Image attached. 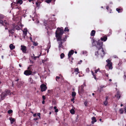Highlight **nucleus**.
Masks as SVG:
<instances>
[{"label": "nucleus", "instance_id": "nucleus-1", "mask_svg": "<svg viewBox=\"0 0 126 126\" xmlns=\"http://www.w3.org/2000/svg\"><path fill=\"white\" fill-rule=\"evenodd\" d=\"M93 42L92 45L93 46H96V47L98 48V50L95 52V55L96 56L100 55L101 57H103L105 55V53L103 51L102 48L103 42L100 40L96 41L94 40H92Z\"/></svg>", "mask_w": 126, "mask_h": 126}, {"label": "nucleus", "instance_id": "nucleus-2", "mask_svg": "<svg viewBox=\"0 0 126 126\" xmlns=\"http://www.w3.org/2000/svg\"><path fill=\"white\" fill-rule=\"evenodd\" d=\"M64 32L63 30L59 28H58L56 31L55 34L56 37L57 38V40H61L62 39L61 37V35Z\"/></svg>", "mask_w": 126, "mask_h": 126}, {"label": "nucleus", "instance_id": "nucleus-3", "mask_svg": "<svg viewBox=\"0 0 126 126\" xmlns=\"http://www.w3.org/2000/svg\"><path fill=\"white\" fill-rule=\"evenodd\" d=\"M67 36H65L64 38L61 39V40H57V41H59V42H58V47L60 51L61 50L62 48L63 49H64V47L62 45V44L64 42L66 41V39L67 38Z\"/></svg>", "mask_w": 126, "mask_h": 126}, {"label": "nucleus", "instance_id": "nucleus-4", "mask_svg": "<svg viewBox=\"0 0 126 126\" xmlns=\"http://www.w3.org/2000/svg\"><path fill=\"white\" fill-rule=\"evenodd\" d=\"M4 18V16L0 14V24L3 25L4 26L7 25H8V23L5 20L3 21V19Z\"/></svg>", "mask_w": 126, "mask_h": 126}, {"label": "nucleus", "instance_id": "nucleus-5", "mask_svg": "<svg viewBox=\"0 0 126 126\" xmlns=\"http://www.w3.org/2000/svg\"><path fill=\"white\" fill-rule=\"evenodd\" d=\"M28 70H27L25 71L24 74L26 75H30L32 72V69H30V68L29 67L28 68Z\"/></svg>", "mask_w": 126, "mask_h": 126}, {"label": "nucleus", "instance_id": "nucleus-6", "mask_svg": "<svg viewBox=\"0 0 126 126\" xmlns=\"http://www.w3.org/2000/svg\"><path fill=\"white\" fill-rule=\"evenodd\" d=\"M106 61L108 63V64L106 66L108 67L110 69H112V63L109 59L107 60Z\"/></svg>", "mask_w": 126, "mask_h": 126}, {"label": "nucleus", "instance_id": "nucleus-7", "mask_svg": "<svg viewBox=\"0 0 126 126\" xmlns=\"http://www.w3.org/2000/svg\"><path fill=\"white\" fill-rule=\"evenodd\" d=\"M21 50L22 51V52L24 53H26V47L25 46L23 45H21Z\"/></svg>", "mask_w": 126, "mask_h": 126}, {"label": "nucleus", "instance_id": "nucleus-8", "mask_svg": "<svg viewBox=\"0 0 126 126\" xmlns=\"http://www.w3.org/2000/svg\"><path fill=\"white\" fill-rule=\"evenodd\" d=\"M84 87H79L78 89V92L79 94H80L84 92Z\"/></svg>", "mask_w": 126, "mask_h": 126}, {"label": "nucleus", "instance_id": "nucleus-9", "mask_svg": "<svg viewBox=\"0 0 126 126\" xmlns=\"http://www.w3.org/2000/svg\"><path fill=\"white\" fill-rule=\"evenodd\" d=\"M5 92L6 93L4 92L2 93V94L4 96L6 95L7 94H8L9 95L11 94L10 91L9 90H5Z\"/></svg>", "mask_w": 126, "mask_h": 126}, {"label": "nucleus", "instance_id": "nucleus-10", "mask_svg": "<svg viewBox=\"0 0 126 126\" xmlns=\"http://www.w3.org/2000/svg\"><path fill=\"white\" fill-rule=\"evenodd\" d=\"M27 30L26 28H25L24 29L23 31V36L24 38H25V37L27 34Z\"/></svg>", "mask_w": 126, "mask_h": 126}, {"label": "nucleus", "instance_id": "nucleus-11", "mask_svg": "<svg viewBox=\"0 0 126 126\" xmlns=\"http://www.w3.org/2000/svg\"><path fill=\"white\" fill-rule=\"evenodd\" d=\"M74 53V51L73 50H71L69 52L68 54V58H70L71 56L73 55Z\"/></svg>", "mask_w": 126, "mask_h": 126}, {"label": "nucleus", "instance_id": "nucleus-12", "mask_svg": "<svg viewBox=\"0 0 126 126\" xmlns=\"http://www.w3.org/2000/svg\"><path fill=\"white\" fill-rule=\"evenodd\" d=\"M41 53H40V54L39 56H35L34 54H33L32 56V58L33 59L35 60L37 58H39V57L41 56Z\"/></svg>", "mask_w": 126, "mask_h": 126}, {"label": "nucleus", "instance_id": "nucleus-13", "mask_svg": "<svg viewBox=\"0 0 126 126\" xmlns=\"http://www.w3.org/2000/svg\"><path fill=\"white\" fill-rule=\"evenodd\" d=\"M108 97L106 96V100L104 102V104L105 106H106L108 104Z\"/></svg>", "mask_w": 126, "mask_h": 126}, {"label": "nucleus", "instance_id": "nucleus-14", "mask_svg": "<svg viewBox=\"0 0 126 126\" xmlns=\"http://www.w3.org/2000/svg\"><path fill=\"white\" fill-rule=\"evenodd\" d=\"M107 37L106 36H104L103 37H102L101 38V41L102 42H103L102 41H106L107 39Z\"/></svg>", "mask_w": 126, "mask_h": 126}, {"label": "nucleus", "instance_id": "nucleus-15", "mask_svg": "<svg viewBox=\"0 0 126 126\" xmlns=\"http://www.w3.org/2000/svg\"><path fill=\"white\" fill-rule=\"evenodd\" d=\"M92 120L91 122L93 124L94 122H96L97 121L95 117L94 116H93L92 117Z\"/></svg>", "mask_w": 126, "mask_h": 126}, {"label": "nucleus", "instance_id": "nucleus-16", "mask_svg": "<svg viewBox=\"0 0 126 126\" xmlns=\"http://www.w3.org/2000/svg\"><path fill=\"white\" fill-rule=\"evenodd\" d=\"M115 96L116 97H117V98H118V99H119L120 98L121 96L120 94V93L119 91L117 92V94L115 95Z\"/></svg>", "mask_w": 126, "mask_h": 126}, {"label": "nucleus", "instance_id": "nucleus-17", "mask_svg": "<svg viewBox=\"0 0 126 126\" xmlns=\"http://www.w3.org/2000/svg\"><path fill=\"white\" fill-rule=\"evenodd\" d=\"M41 91L43 92L45 91L47 89V87H40Z\"/></svg>", "mask_w": 126, "mask_h": 126}, {"label": "nucleus", "instance_id": "nucleus-18", "mask_svg": "<svg viewBox=\"0 0 126 126\" xmlns=\"http://www.w3.org/2000/svg\"><path fill=\"white\" fill-rule=\"evenodd\" d=\"M9 47L11 50H12L14 49L15 47L12 44H11L10 45Z\"/></svg>", "mask_w": 126, "mask_h": 126}, {"label": "nucleus", "instance_id": "nucleus-19", "mask_svg": "<svg viewBox=\"0 0 126 126\" xmlns=\"http://www.w3.org/2000/svg\"><path fill=\"white\" fill-rule=\"evenodd\" d=\"M9 119L11 121V124H13V122L15 121V119L12 117H10Z\"/></svg>", "mask_w": 126, "mask_h": 126}, {"label": "nucleus", "instance_id": "nucleus-20", "mask_svg": "<svg viewBox=\"0 0 126 126\" xmlns=\"http://www.w3.org/2000/svg\"><path fill=\"white\" fill-rule=\"evenodd\" d=\"M21 26L20 25H17L15 27V29L17 30H19L21 29Z\"/></svg>", "mask_w": 126, "mask_h": 126}, {"label": "nucleus", "instance_id": "nucleus-21", "mask_svg": "<svg viewBox=\"0 0 126 126\" xmlns=\"http://www.w3.org/2000/svg\"><path fill=\"white\" fill-rule=\"evenodd\" d=\"M22 0H16V3L19 4H21L22 3Z\"/></svg>", "mask_w": 126, "mask_h": 126}, {"label": "nucleus", "instance_id": "nucleus-22", "mask_svg": "<svg viewBox=\"0 0 126 126\" xmlns=\"http://www.w3.org/2000/svg\"><path fill=\"white\" fill-rule=\"evenodd\" d=\"M76 95V93L74 91L72 93V97H75Z\"/></svg>", "mask_w": 126, "mask_h": 126}, {"label": "nucleus", "instance_id": "nucleus-23", "mask_svg": "<svg viewBox=\"0 0 126 126\" xmlns=\"http://www.w3.org/2000/svg\"><path fill=\"white\" fill-rule=\"evenodd\" d=\"M95 33V31L94 30H93L91 32V35L92 36H94Z\"/></svg>", "mask_w": 126, "mask_h": 126}, {"label": "nucleus", "instance_id": "nucleus-24", "mask_svg": "<svg viewBox=\"0 0 126 126\" xmlns=\"http://www.w3.org/2000/svg\"><path fill=\"white\" fill-rule=\"evenodd\" d=\"M14 31L13 29H11L10 30H9V33H11L13 34L14 33Z\"/></svg>", "mask_w": 126, "mask_h": 126}, {"label": "nucleus", "instance_id": "nucleus-25", "mask_svg": "<svg viewBox=\"0 0 126 126\" xmlns=\"http://www.w3.org/2000/svg\"><path fill=\"white\" fill-rule=\"evenodd\" d=\"M74 70L75 72H77V73H76V74H77L78 73H79V69L78 68L75 69Z\"/></svg>", "mask_w": 126, "mask_h": 126}, {"label": "nucleus", "instance_id": "nucleus-26", "mask_svg": "<svg viewBox=\"0 0 126 126\" xmlns=\"http://www.w3.org/2000/svg\"><path fill=\"white\" fill-rule=\"evenodd\" d=\"M70 112L72 114H74L75 113V111L73 109H72L70 110Z\"/></svg>", "mask_w": 126, "mask_h": 126}, {"label": "nucleus", "instance_id": "nucleus-27", "mask_svg": "<svg viewBox=\"0 0 126 126\" xmlns=\"http://www.w3.org/2000/svg\"><path fill=\"white\" fill-rule=\"evenodd\" d=\"M13 111L12 110H9L8 111V113L10 114L13 113Z\"/></svg>", "mask_w": 126, "mask_h": 126}, {"label": "nucleus", "instance_id": "nucleus-28", "mask_svg": "<svg viewBox=\"0 0 126 126\" xmlns=\"http://www.w3.org/2000/svg\"><path fill=\"white\" fill-rule=\"evenodd\" d=\"M119 111L120 114L123 113L124 112L123 109L122 108L120 109L119 110Z\"/></svg>", "mask_w": 126, "mask_h": 126}, {"label": "nucleus", "instance_id": "nucleus-29", "mask_svg": "<svg viewBox=\"0 0 126 126\" xmlns=\"http://www.w3.org/2000/svg\"><path fill=\"white\" fill-rule=\"evenodd\" d=\"M64 56V54L63 53H62L60 55V57L61 59H63Z\"/></svg>", "mask_w": 126, "mask_h": 126}, {"label": "nucleus", "instance_id": "nucleus-30", "mask_svg": "<svg viewBox=\"0 0 126 126\" xmlns=\"http://www.w3.org/2000/svg\"><path fill=\"white\" fill-rule=\"evenodd\" d=\"M116 11L118 12V13H120V12H122V11H121V10L120 9H119L118 8H117L116 9Z\"/></svg>", "mask_w": 126, "mask_h": 126}, {"label": "nucleus", "instance_id": "nucleus-31", "mask_svg": "<svg viewBox=\"0 0 126 126\" xmlns=\"http://www.w3.org/2000/svg\"><path fill=\"white\" fill-rule=\"evenodd\" d=\"M60 79V77L58 76H57L56 78V80L57 81H58V80Z\"/></svg>", "mask_w": 126, "mask_h": 126}, {"label": "nucleus", "instance_id": "nucleus-32", "mask_svg": "<svg viewBox=\"0 0 126 126\" xmlns=\"http://www.w3.org/2000/svg\"><path fill=\"white\" fill-rule=\"evenodd\" d=\"M64 31L65 32H68L69 31V29H68V27H66L65 28Z\"/></svg>", "mask_w": 126, "mask_h": 126}, {"label": "nucleus", "instance_id": "nucleus-33", "mask_svg": "<svg viewBox=\"0 0 126 126\" xmlns=\"http://www.w3.org/2000/svg\"><path fill=\"white\" fill-rule=\"evenodd\" d=\"M48 59H46L44 60H42V62L43 63H45L47 61H48Z\"/></svg>", "mask_w": 126, "mask_h": 126}, {"label": "nucleus", "instance_id": "nucleus-34", "mask_svg": "<svg viewBox=\"0 0 126 126\" xmlns=\"http://www.w3.org/2000/svg\"><path fill=\"white\" fill-rule=\"evenodd\" d=\"M46 84H41L40 87H46Z\"/></svg>", "mask_w": 126, "mask_h": 126}, {"label": "nucleus", "instance_id": "nucleus-35", "mask_svg": "<svg viewBox=\"0 0 126 126\" xmlns=\"http://www.w3.org/2000/svg\"><path fill=\"white\" fill-rule=\"evenodd\" d=\"M51 1V0H47L45 1L46 2L48 3H49Z\"/></svg>", "mask_w": 126, "mask_h": 126}, {"label": "nucleus", "instance_id": "nucleus-36", "mask_svg": "<svg viewBox=\"0 0 126 126\" xmlns=\"http://www.w3.org/2000/svg\"><path fill=\"white\" fill-rule=\"evenodd\" d=\"M73 98H72L71 99V101H72L73 102V103H74L75 101H74L75 100V97H72Z\"/></svg>", "mask_w": 126, "mask_h": 126}, {"label": "nucleus", "instance_id": "nucleus-37", "mask_svg": "<svg viewBox=\"0 0 126 126\" xmlns=\"http://www.w3.org/2000/svg\"><path fill=\"white\" fill-rule=\"evenodd\" d=\"M42 97L43 100H45L46 98L45 96L44 95L42 96Z\"/></svg>", "mask_w": 126, "mask_h": 126}, {"label": "nucleus", "instance_id": "nucleus-38", "mask_svg": "<svg viewBox=\"0 0 126 126\" xmlns=\"http://www.w3.org/2000/svg\"><path fill=\"white\" fill-rule=\"evenodd\" d=\"M29 81L30 82V83H32V79L31 78H30L29 79Z\"/></svg>", "mask_w": 126, "mask_h": 126}, {"label": "nucleus", "instance_id": "nucleus-39", "mask_svg": "<svg viewBox=\"0 0 126 126\" xmlns=\"http://www.w3.org/2000/svg\"><path fill=\"white\" fill-rule=\"evenodd\" d=\"M82 53L83 54H86L87 53V52L86 51H82Z\"/></svg>", "mask_w": 126, "mask_h": 126}, {"label": "nucleus", "instance_id": "nucleus-40", "mask_svg": "<svg viewBox=\"0 0 126 126\" xmlns=\"http://www.w3.org/2000/svg\"><path fill=\"white\" fill-rule=\"evenodd\" d=\"M40 113H37V115L38 116H39V119H40Z\"/></svg>", "mask_w": 126, "mask_h": 126}, {"label": "nucleus", "instance_id": "nucleus-41", "mask_svg": "<svg viewBox=\"0 0 126 126\" xmlns=\"http://www.w3.org/2000/svg\"><path fill=\"white\" fill-rule=\"evenodd\" d=\"M90 71L89 68H87L86 69V71L87 72H89Z\"/></svg>", "mask_w": 126, "mask_h": 126}, {"label": "nucleus", "instance_id": "nucleus-42", "mask_svg": "<svg viewBox=\"0 0 126 126\" xmlns=\"http://www.w3.org/2000/svg\"><path fill=\"white\" fill-rule=\"evenodd\" d=\"M99 68L98 69L95 70V73H96L97 72L99 71Z\"/></svg>", "mask_w": 126, "mask_h": 126}, {"label": "nucleus", "instance_id": "nucleus-43", "mask_svg": "<svg viewBox=\"0 0 126 126\" xmlns=\"http://www.w3.org/2000/svg\"><path fill=\"white\" fill-rule=\"evenodd\" d=\"M16 3H15V2H13V3H11V6L12 7V6L13 5H14Z\"/></svg>", "mask_w": 126, "mask_h": 126}, {"label": "nucleus", "instance_id": "nucleus-44", "mask_svg": "<svg viewBox=\"0 0 126 126\" xmlns=\"http://www.w3.org/2000/svg\"><path fill=\"white\" fill-rule=\"evenodd\" d=\"M82 62V61L81 60H80L79 62L78 63V64H80Z\"/></svg>", "mask_w": 126, "mask_h": 126}, {"label": "nucleus", "instance_id": "nucleus-45", "mask_svg": "<svg viewBox=\"0 0 126 126\" xmlns=\"http://www.w3.org/2000/svg\"><path fill=\"white\" fill-rule=\"evenodd\" d=\"M37 44L35 42H34L33 43V45L35 46H37Z\"/></svg>", "mask_w": 126, "mask_h": 126}, {"label": "nucleus", "instance_id": "nucleus-46", "mask_svg": "<svg viewBox=\"0 0 126 126\" xmlns=\"http://www.w3.org/2000/svg\"><path fill=\"white\" fill-rule=\"evenodd\" d=\"M58 109H56L55 111V112H58Z\"/></svg>", "mask_w": 126, "mask_h": 126}, {"label": "nucleus", "instance_id": "nucleus-47", "mask_svg": "<svg viewBox=\"0 0 126 126\" xmlns=\"http://www.w3.org/2000/svg\"><path fill=\"white\" fill-rule=\"evenodd\" d=\"M91 72H92V75L94 76H95L94 75V72L92 71H91Z\"/></svg>", "mask_w": 126, "mask_h": 126}, {"label": "nucleus", "instance_id": "nucleus-48", "mask_svg": "<svg viewBox=\"0 0 126 126\" xmlns=\"http://www.w3.org/2000/svg\"><path fill=\"white\" fill-rule=\"evenodd\" d=\"M33 116L34 117H36V113H35V114H33Z\"/></svg>", "mask_w": 126, "mask_h": 126}, {"label": "nucleus", "instance_id": "nucleus-49", "mask_svg": "<svg viewBox=\"0 0 126 126\" xmlns=\"http://www.w3.org/2000/svg\"><path fill=\"white\" fill-rule=\"evenodd\" d=\"M38 119V118H34L33 120H34L36 121V120H37Z\"/></svg>", "mask_w": 126, "mask_h": 126}, {"label": "nucleus", "instance_id": "nucleus-50", "mask_svg": "<svg viewBox=\"0 0 126 126\" xmlns=\"http://www.w3.org/2000/svg\"><path fill=\"white\" fill-rule=\"evenodd\" d=\"M113 57H114V58H118L117 56L115 55L113 56Z\"/></svg>", "mask_w": 126, "mask_h": 126}, {"label": "nucleus", "instance_id": "nucleus-51", "mask_svg": "<svg viewBox=\"0 0 126 126\" xmlns=\"http://www.w3.org/2000/svg\"><path fill=\"white\" fill-rule=\"evenodd\" d=\"M42 103L43 104H44L45 103V101L44 100H43L42 101Z\"/></svg>", "mask_w": 126, "mask_h": 126}, {"label": "nucleus", "instance_id": "nucleus-52", "mask_svg": "<svg viewBox=\"0 0 126 126\" xmlns=\"http://www.w3.org/2000/svg\"><path fill=\"white\" fill-rule=\"evenodd\" d=\"M124 78L125 79V80L126 78V76L125 75L124 76Z\"/></svg>", "mask_w": 126, "mask_h": 126}, {"label": "nucleus", "instance_id": "nucleus-53", "mask_svg": "<svg viewBox=\"0 0 126 126\" xmlns=\"http://www.w3.org/2000/svg\"><path fill=\"white\" fill-rule=\"evenodd\" d=\"M83 87H84V86H86V85H85V83H83Z\"/></svg>", "mask_w": 126, "mask_h": 126}, {"label": "nucleus", "instance_id": "nucleus-54", "mask_svg": "<svg viewBox=\"0 0 126 126\" xmlns=\"http://www.w3.org/2000/svg\"><path fill=\"white\" fill-rule=\"evenodd\" d=\"M54 109H55V110L56 109H57L56 108H57V107H56L55 106L54 107Z\"/></svg>", "mask_w": 126, "mask_h": 126}, {"label": "nucleus", "instance_id": "nucleus-55", "mask_svg": "<svg viewBox=\"0 0 126 126\" xmlns=\"http://www.w3.org/2000/svg\"><path fill=\"white\" fill-rule=\"evenodd\" d=\"M86 126H91V125L90 124V125H86Z\"/></svg>", "mask_w": 126, "mask_h": 126}, {"label": "nucleus", "instance_id": "nucleus-56", "mask_svg": "<svg viewBox=\"0 0 126 126\" xmlns=\"http://www.w3.org/2000/svg\"><path fill=\"white\" fill-rule=\"evenodd\" d=\"M30 39L31 41L32 40V37H30Z\"/></svg>", "mask_w": 126, "mask_h": 126}, {"label": "nucleus", "instance_id": "nucleus-57", "mask_svg": "<svg viewBox=\"0 0 126 126\" xmlns=\"http://www.w3.org/2000/svg\"><path fill=\"white\" fill-rule=\"evenodd\" d=\"M19 80V79H18L16 80V81H18Z\"/></svg>", "mask_w": 126, "mask_h": 126}, {"label": "nucleus", "instance_id": "nucleus-58", "mask_svg": "<svg viewBox=\"0 0 126 126\" xmlns=\"http://www.w3.org/2000/svg\"><path fill=\"white\" fill-rule=\"evenodd\" d=\"M125 112L126 113V106L125 108Z\"/></svg>", "mask_w": 126, "mask_h": 126}, {"label": "nucleus", "instance_id": "nucleus-59", "mask_svg": "<svg viewBox=\"0 0 126 126\" xmlns=\"http://www.w3.org/2000/svg\"><path fill=\"white\" fill-rule=\"evenodd\" d=\"M109 8V6H107V8H106L107 9V10H108Z\"/></svg>", "mask_w": 126, "mask_h": 126}, {"label": "nucleus", "instance_id": "nucleus-60", "mask_svg": "<svg viewBox=\"0 0 126 126\" xmlns=\"http://www.w3.org/2000/svg\"><path fill=\"white\" fill-rule=\"evenodd\" d=\"M23 84V83L22 82H21V84H20V85H21L20 86H22V85H21Z\"/></svg>", "mask_w": 126, "mask_h": 126}, {"label": "nucleus", "instance_id": "nucleus-61", "mask_svg": "<svg viewBox=\"0 0 126 126\" xmlns=\"http://www.w3.org/2000/svg\"><path fill=\"white\" fill-rule=\"evenodd\" d=\"M94 79H96V77L95 76H94Z\"/></svg>", "mask_w": 126, "mask_h": 126}, {"label": "nucleus", "instance_id": "nucleus-62", "mask_svg": "<svg viewBox=\"0 0 126 126\" xmlns=\"http://www.w3.org/2000/svg\"><path fill=\"white\" fill-rule=\"evenodd\" d=\"M31 47L32 48H34V46H32Z\"/></svg>", "mask_w": 126, "mask_h": 126}, {"label": "nucleus", "instance_id": "nucleus-63", "mask_svg": "<svg viewBox=\"0 0 126 126\" xmlns=\"http://www.w3.org/2000/svg\"><path fill=\"white\" fill-rule=\"evenodd\" d=\"M19 66H20V67H21V64H19Z\"/></svg>", "mask_w": 126, "mask_h": 126}, {"label": "nucleus", "instance_id": "nucleus-64", "mask_svg": "<svg viewBox=\"0 0 126 126\" xmlns=\"http://www.w3.org/2000/svg\"><path fill=\"white\" fill-rule=\"evenodd\" d=\"M92 94L93 95H94V93H93Z\"/></svg>", "mask_w": 126, "mask_h": 126}]
</instances>
